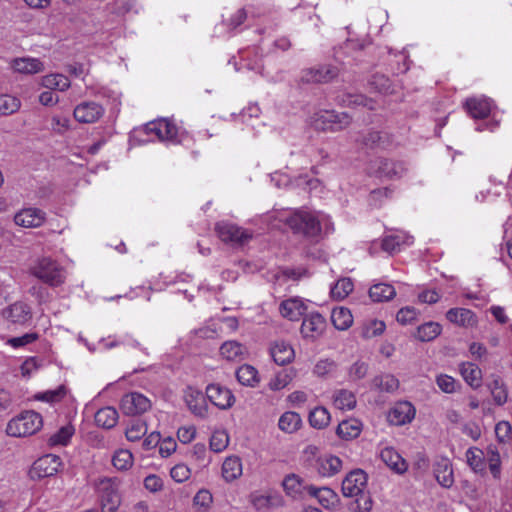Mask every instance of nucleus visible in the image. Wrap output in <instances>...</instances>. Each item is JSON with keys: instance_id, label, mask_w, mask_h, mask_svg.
<instances>
[{"instance_id": "51", "label": "nucleus", "mask_w": 512, "mask_h": 512, "mask_svg": "<svg viewBox=\"0 0 512 512\" xmlns=\"http://www.w3.org/2000/svg\"><path fill=\"white\" fill-rule=\"evenodd\" d=\"M385 323L380 320L371 319L363 323L361 328V335L364 338H373L381 335L385 330Z\"/></svg>"}, {"instance_id": "62", "label": "nucleus", "mask_w": 512, "mask_h": 512, "mask_svg": "<svg viewBox=\"0 0 512 512\" xmlns=\"http://www.w3.org/2000/svg\"><path fill=\"white\" fill-rule=\"evenodd\" d=\"M418 315L417 310L414 307H404L397 313V321L403 325L411 324L416 320Z\"/></svg>"}, {"instance_id": "33", "label": "nucleus", "mask_w": 512, "mask_h": 512, "mask_svg": "<svg viewBox=\"0 0 512 512\" xmlns=\"http://www.w3.org/2000/svg\"><path fill=\"white\" fill-rule=\"evenodd\" d=\"M118 421V412L113 407H104L99 409L95 414V423L98 427L104 429L113 428Z\"/></svg>"}, {"instance_id": "35", "label": "nucleus", "mask_w": 512, "mask_h": 512, "mask_svg": "<svg viewBox=\"0 0 512 512\" xmlns=\"http://www.w3.org/2000/svg\"><path fill=\"white\" fill-rule=\"evenodd\" d=\"M485 460L488 468L495 480L501 478V457L498 449L494 445H489L486 449Z\"/></svg>"}, {"instance_id": "15", "label": "nucleus", "mask_w": 512, "mask_h": 512, "mask_svg": "<svg viewBox=\"0 0 512 512\" xmlns=\"http://www.w3.org/2000/svg\"><path fill=\"white\" fill-rule=\"evenodd\" d=\"M45 219L46 213L34 207L24 208L14 216L15 224L24 228L40 227Z\"/></svg>"}, {"instance_id": "22", "label": "nucleus", "mask_w": 512, "mask_h": 512, "mask_svg": "<svg viewBox=\"0 0 512 512\" xmlns=\"http://www.w3.org/2000/svg\"><path fill=\"white\" fill-rule=\"evenodd\" d=\"M465 107L472 118L483 119L491 112L492 100L484 96L469 98Z\"/></svg>"}, {"instance_id": "19", "label": "nucleus", "mask_w": 512, "mask_h": 512, "mask_svg": "<svg viewBox=\"0 0 512 512\" xmlns=\"http://www.w3.org/2000/svg\"><path fill=\"white\" fill-rule=\"evenodd\" d=\"M436 481L444 488H450L454 484V474L451 461L446 457L437 459L433 466Z\"/></svg>"}, {"instance_id": "18", "label": "nucleus", "mask_w": 512, "mask_h": 512, "mask_svg": "<svg viewBox=\"0 0 512 512\" xmlns=\"http://www.w3.org/2000/svg\"><path fill=\"white\" fill-rule=\"evenodd\" d=\"M3 317L14 324L25 325L32 318L31 308L24 302H15L3 310Z\"/></svg>"}, {"instance_id": "29", "label": "nucleus", "mask_w": 512, "mask_h": 512, "mask_svg": "<svg viewBox=\"0 0 512 512\" xmlns=\"http://www.w3.org/2000/svg\"><path fill=\"white\" fill-rule=\"evenodd\" d=\"M363 425L357 419H348L340 422L336 434L343 440L349 441L357 438L362 432Z\"/></svg>"}, {"instance_id": "44", "label": "nucleus", "mask_w": 512, "mask_h": 512, "mask_svg": "<svg viewBox=\"0 0 512 512\" xmlns=\"http://www.w3.org/2000/svg\"><path fill=\"white\" fill-rule=\"evenodd\" d=\"M333 403L340 410H351L356 406V397L351 391L341 389L335 394Z\"/></svg>"}, {"instance_id": "3", "label": "nucleus", "mask_w": 512, "mask_h": 512, "mask_svg": "<svg viewBox=\"0 0 512 512\" xmlns=\"http://www.w3.org/2000/svg\"><path fill=\"white\" fill-rule=\"evenodd\" d=\"M30 273L52 287L60 286L66 278L63 267L50 257L38 259L30 268Z\"/></svg>"}, {"instance_id": "9", "label": "nucleus", "mask_w": 512, "mask_h": 512, "mask_svg": "<svg viewBox=\"0 0 512 512\" xmlns=\"http://www.w3.org/2000/svg\"><path fill=\"white\" fill-rule=\"evenodd\" d=\"M326 327V319L320 313L313 312L304 317L300 333L304 339L315 341L324 334Z\"/></svg>"}, {"instance_id": "14", "label": "nucleus", "mask_w": 512, "mask_h": 512, "mask_svg": "<svg viewBox=\"0 0 512 512\" xmlns=\"http://www.w3.org/2000/svg\"><path fill=\"white\" fill-rule=\"evenodd\" d=\"M306 311L307 301L297 296L283 300L279 306L280 314L290 321H298Z\"/></svg>"}, {"instance_id": "48", "label": "nucleus", "mask_w": 512, "mask_h": 512, "mask_svg": "<svg viewBox=\"0 0 512 512\" xmlns=\"http://www.w3.org/2000/svg\"><path fill=\"white\" fill-rule=\"evenodd\" d=\"M355 500L350 504L351 512H371L373 508V499L368 491L355 495Z\"/></svg>"}, {"instance_id": "53", "label": "nucleus", "mask_w": 512, "mask_h": 512, "mask_svg": "<svg viewBox=\"0 0 512 512\" xmlns=\"http://www.w3.org/2000/svg\"><path fill=\"white\" fill-rule=\"evenodd\" d=\"M74 432L75 429L72 425L63 426L49 438V444L52 446L66 445Z\"/></svg>"}, {"instance_id": "45", "label": "nucleus", "mask_w": 512, "mask_h": 512, "mask_svg": "<svg viewBox=\"0 0 512 512\" xmlns=\"http://www.w3.org/2000/svg\"><path fill=\"white\" fill-rule=\"evenodd\" d=\"M134 458L132 453L127 449H118L112 457L113 466L119 471H126L132 467Z\"/></svg>"}, {"instance_id": "6", "label": "nucleus", "mask_w": 512, "mask_h": 512, "mask_svg": "<svg viewBox=\"0 0 512 512\" xmlns=\"http://www.w3.org/2000/svg\"><path fill=\"white\" fill-rule=\"evenodd\" d=\"M96 485L100 493L101 512H116L121 504L116 480L101 478Z\"/></svg>"}, {"instance_id": "20", "label": "nucleus", "mask_w": 512, "mask_h": 512, "mask_svg": "<svg viewBox=\"0 0 512 512\" xmlns=\"http://www.w3.org/2000/svg\"><path fill=\"white\" fill-rule=\"evenodd\" d=\"M60 466L59 458L54 455H46L33 463L31 473L39 478H45L57 473Z\"/></svg>"}, {"instance_id": "56", "label": "nucleus", "mask_w": 512, "mask_h": 512, "mask_svg": "<svg viewBox=\"0 0 512 512\" xmlns=\"http://www.w3.org/2000/svg\"><path fill=\"white\" fill-rule=\"evenodd\" d=\"M67 394V389L65 386H59L55 390H48L43 393H38L35 395V399L46 401L49 403H57L60 402Z\"/></svg>"}, {"instance_id": "21", "label": "nucleus", "mask_w": 512, "mask_h": 512, "mask_svg": "<svg viewBox=\"0 0 512 512\" xmlns=\"http://www.w3.org/2000/svg\"><path fill=\"white\" fill-rule=\"evenodd\" d=\"M307 493L315 497L319 504L326 509H334L339 504V497L335 491L329 487H316L310 485L307 487Z\"/></svg>"}, {"instance_id": "43", "label": "nucleus", "mask_w": 512, "mask_h": 512, "mask_svg": "<svg viewBox=\"0 0 512 512\" xmlns=\"http://www.w3.org/2000/svg\"><path fill=\"white\" fill-rule=\"evenodd\" d=\"M442 331V327L437 322H426L417 328L416 338L422 342H429L437 338Z\"/></svg>"}, {"instance_id": "58", "label": "nucleus", "mask_w": 512, "mask_h": 512, "mask_svg": "<svg viewBox=\"0 0 512 512\" xmlns=\"http://www.w3.org/2000/svg\"><path fill=\"white\" fill-rule=\"evenodd\" d=\"M229 443V436L225 431H215L210 438V449L214 452H222Z\"/></svg>"}, {"instance_id": "46", "label": "nucleus", "mask_w": 512, "mask_h": 512, "mask_svg": "<svg viewBox=\"0 0 512 512\" xmlns=\"http://www.w3.org/2000/svg\"><path fill=\"white\" fill-rule=\"evenodd\" d=\"M337 364L328 358L320 359L314 366L313 373L322 378L328 379L337 373Z\"/></svg>"}, {"instance_id": "26", "label": "nucleus", "mask_w": 512, "mask_h": 512, "mask_svg": "<svg viewBox=\"0 0 512 512\" xmlns=\"http://www.w3.org/2000/svg\"><path fill=\"white\" fill-rule=\"evenodd\" d=\"M381 460L393 471L402 474L407 470V463L392 447H385L380 453Z\"/></svg>"}, {"instance_id": "60", "label": "nucleus", "mask_w": 512, "mask_h": 512, "mask_svg": "<svg viewBox=\"0 0 512 512\" xmlns=\"http://www.w3.org/2000/svg\"><path fill=\"white\" fill-rule=\"evenodd\" d=\"M511 425L507 421H500L495 426V434L499 442L506 443L511 438Z\"/></svg>"}, {"instance_id": "40", "label": "nucleus", "mask_w": 512, "mask_h": 512, "mask_svg": "<svg viewBox=\"0 0 512 512\" xmlns=\"http://www.w3.org/2000/svg\"><path fill=\"white\" fill-rule=\"evenodd\" d=\"M406 170L403 162L384 159L380 161L378 172L388 178L400 177Z\"/></svg>"}, {"instance_id": "41", "label": "nucleus", "mask_w": 512, "mask_h": 512, "mask_svg": "<svg viewBox=\"0 0 512 512\" xmlns=\"http://www.w3.org/2000/svg\"><path fill=\"white\" fill-rule=\"evenodd\" d=\"M308 421L313 428L320 430L329 425L331 416L325 407L319 406L310 411Z\"/></svg>"}, {"instance_id": "28", "label": "nucleus", "mask_w": 512, "mask_h": 512, "mask_svg": "<svg viewBox=\"0 0 512 512\" xmlns=\"http://www.w3.org/2000/svg\"><path fill=\"white\" fill-rule=\"evenodd\" d=\"M342 469V460L334 455H326L317 460V471L323 477L336 475Z\"/></svg>"}, {"instance_id": "47", "label": "nucleus", "mask_w": 512, "mask_h": 512, "mask_svg": "<svg viewBox=\"0 0 512 512\" xmlns=\"http://www.w3.org/2000/svg\"><path fill=\"white\" fill-rule=\"evenodd\" d=\"M239 384H252L260 381L258 371L249 364L240 366L235 372Z\"/></svg>"}, {"instance_id": "2", "label": "nucleus", "mask_w": 512, "mask_h": 512, "mask_svg": "<svg viewBox=\"0 0 512 512\" xmlns=\"http://www.w3.org/2000/svg\"><path fill=\"white\" fill-rule=\"evenodd\" d=\"M135 137L139 139L141 144L154 140L176 144L183 141L184 132L171 120L162 118L145 124L136 131Z\"/></svg>"}, {"instance_id": "30", "label": "nucleus", "mask_w": 512, "mask_h": 512, "mask_svg": "<svg viewBox=\"0 0 512 512\" xmlns=\"http://www.w3.org/2000/svg\"><path fill=\"white\" fill-rule=\"evenodd\" d=\"M331 322L337 330L344 331L353 324V315L346 307H335L331 311Z\"/></svg>"}, {"instance_id": "31", "label": "nucleus", "mask_w": 512, "mask_h": 512, "mask_svg": "<svg viewBox=\"0 0 512 512\" xmlns=\"http://www.w3.org/2000/svg\"><path fill=\"white\" fill-rule=\"evenodd\" d=\"M242 462L237 456L227 457L222 464V477L226 482H232L242 475Z\"/></svg>"}, {"instance_id": "39", "label": "nucleus", "mask_w": 512, "mask_h": 512, "mask_svg": "<svg viewBox=\"0 0 512 512\" xmlns=\"http://www.w3.org/2000/svg\"><path fill=\"white\" fill-rule=\"evenodd\" d=\"M41 85L50 90L65 91L70 87L71 83L65 75L56 73L43 76Z\"/></svg>"}, {"instance_id": "42", "label": "nucleus", "mask_w": 512, "mask_h": 512, "mask_svg": "<svg viewBox=\"0 0 512 512\" xmlns=\"http://www.w3.org/2000/svg\"><path fill=\"white\" fill-rule=\"evenodd\" d=\"M301 424L302 419L300 415L292 411L283 413L278 421L279 429L286 433H293L297 431Z\"/></svg>"}, {"instance_id": "12", "label": "nucleus", "mask_w": 512, "mask_h": 512, "mask_svg": "<svg viewBox=\"0 0 512 512\" xmlns=\"http://www.w3.org/2000/svg\"><path fill=\"white\" fill-rule=\"evenodd\" d=\"M101 104L94 101H85L78 104L74 109V117L80 123H95L104 114Z\"/></svg>"}, {"instance_id": "5", "label": "nucleus", "mask_w": 512, "mask_h": 512, "mask_svg": "<svg viewBox=\"0 0 512 512\" xmlns=\"http://www.w3.org/2000/svg\"><path fill=\"white\" fill-rule=\"evenodd\" d=\"M215 232L221 241L234 246H243L253 237L251 231L225 220L216 223Z\"/></svg>"}, {"instance_id": "11", "label": "nucleus", "mask_w": 512, "mask_h": 512, "mask_svg": "<svg viewBox=\"0 0 512 512\" xmlns=\"http://www.w3.org/2000/svg\"><path fill=\"white\" fill-rule=\"evenodd\" d=\"M120 408L125 415H138L151 408V401L144 395L132 392L123 396Z\"/></svg>"}, {"instance_id": "13", "label": "nucleus", "mask_w": 512, "mask_h": 512, "mask_svg": "<svg viewBox=\"0 0 512 512\" xmlns=\"http://www.w3.org/2000/svg\"><path fill=\"white\" fill-rule=\"evenodd\" d=\"M203 392L194 386H187L184 392V400L188 409L197 417L205 418L207 416V402Z\"/></svg>"}, {"instance_id": "24", "label": "nucleus", "mask_w": 512, "mask_h": 512, "mask_svg": "<svg viewBox=\"0 0 512 512\" xmlns=\"http://www.w3.org/2000/svg\"><path fill=\"white\" fill-rule=\"evenodd\" d=\"M241 54V68L236 67L237 71H240L242 68H246L247 70L253 71L258 74H263V63L262 57L259 55L258 48L254 47L251 49H246L240 52Z\"/></svg>"}, {"instance_id": "7", "label": "nucleus", "mask_w": 512, "mask_h": 512, "mask_svg": "<svg viewBox=\"0 0 512 512\" xmlns=\"http://www.w3.org/2000/svg\"><path fill=\"white\" fill-rule=\"evenodd\" d=\"M313 125L316 129L337 131L347 127L351 117L347 113L324 110L313 116Z\"/></svg>"}, {"instance_id": "36", "label": "nucleus", "mask_w": 512, "mask_h": 512, "mask_svg": "<svg viewBox=\"0 0 512 512\" xmlns=\"http://www.w3.org/2000/svg\"><path fill=\"white\" fill-rule=\"evenodd\" d=\"M245 353L246 348L234 340L226 341L220 347L221 356L229 361L241 359Z\"/></svg>"}, {"instance_id": "57", "label": "nucleus", "mask_w": 512, "mask_h": 512, "mask_svg": "<svg viewBox=\"0 0 512 512\" xmlns=\"http://www.w3.org/2000/svg\"><path fill=\"white\" fill-rule=\"evenodd\" d=\"M460 373L467 384H472L481 377L480 368L473 363H463L460 366Z\"/></svg>"}, {"instance_id": "37", "label": "nucleus", "mask_w": 512, "mask_h": 512, "mask_svg": "<svg viewBox=\"0 0 512 512\" xmlns=\"http://www.w3.org/2000/svg\"><path fill=\"white\" fill-rule=\"evenodd\" d=\"M395 295V288L392 285L386 283L374 284L369 289V296L374 302L388 301Z\"/></svg>"}, {"instance_id": "32", "label": "nucleus", "mask_w": 512, "mask_h": 512, "mask_svg": "<svg viewBox=\"0 0 512 512\" xmlns=\"http://www.w3.org/2000/svg\"><path fill=\"white\" fill-rule=\"evenodd\" d=\"M12 68L19 73L33 74L44 69L43 63L36 58L23 57L12 61Z\"/></svg>"}, {"instance_id": "54", "label": "nucleus", "mask_w": 512, "mask_h": 512, "mask_svg": "<svg viewBox=\"0 0 512 512\" xmlns=\"http://www.w3.org/2000/svg\"><path fill=\"white\" fill-rule=\"evenodd\" d=\"M341 101H342V104L345 106H353V107L363 106V107H367L369 109H374V107H375V103L371 99H368L364 95H361V94L344 95Z\"/></svg>"}, {"instance_id": "17", "label": "nucleus", "mask_w": 512, "mask_h": 512, "mask_svg": "<svg viewBox=\"0 0 512 512\" xmlns=\"http://www.w3.org/2000/svg\"><path fill=\"white\" fill-rule=\"evenodd\" d=\"M206 397L220 409H228L235 402V397L227 386H206Z\"/></svg>"}, {"instance_id": "50", "label": "nucleus", "mask_w": 512, "mask_h": 512, "mask_svg": "<svg viewBox=\"0 0 512 512\" xmlns=\"http://www.w3.org/2000/svg\"><path fill=\"white\" fill-rule=\"evenodd\" d=\"M362 142L368 148H377L385 147L389 140L386 133L379 131H369L364 135Z\"/></svg>"}, {"instance_id": "23", "label": "nucleus", "mask_w": 512, "mask_h": 512, "mask_svg": "<svg viewBox=\"0 0 512 512\" xmlns=\"http://www.w3.org/2000/svg\"><path fill=\"white\" fill-rule=\"evenodd\" d=\"M270 355L276 364L286 365L294 359L295 352L289 343L276 341L270 346Z\"/></svg>"}, {"instance_id": "10", "label": "nucleus", "mask_w": 512, "mask_h": 512, "mask_svg": "<svg viewBox=\"0 0 512 512\" xmlns=\"http://www.w3.org/2000/svg\"><path fill=\"white\" fill-rule=\"evenodd\" d=\"M367 474L361 469L349 472L342 481V493L345 497H354L365 492L367 486Z\"/></svg>"}, {"instance_id": "1", "label": "nucleus", "mask_w": 512, "mask_h": 512, "mask_svg": "<svg viewBox=\"0 0 512 512\" xmlns=\"http://www.w3.org/2000/svg\"><path fill=\"white\" fill-rule=\"evenodd\" d=\"M280 220L284 221L295 234L312 240H318L322 234H328L334 230L329 215L307 208L292 210L288 216L281 215Z\"/></svg>"}, {"instance_id": "55", "label": "nucleus", "mask_w": 512, "mask_h": 512, "mask_svg": "<svg viewBox=\"0 0 512 512\" xmlns=\"http://www.w3.org/2000/svg\"><path fill=\"white\" fill-rule=\"evenodd\" d=\"M147 433V425L142 421H134L126 429L125 436L128 441H138Z\"/></svg>"}, {"instance_id": "38", "label": "nucleus", "mask_w": 512, "mask_h": 512, "mask_svg": "<svg viewBox=\"0 0 512 512\" xmlns=\"http://www.w3.org/2000/svg\"><path fill=\"white\" fill-rule=\"evenodd\" d=\"M282 485L285 492L293 498L299 497L304 491L307 492V487L309 486L304 485L302 479L295 474L286 476Z\"/></svg>"}, {"instance_id": "63", "label": "nucleus", "mask_w": 512, "mask_h": 512, "mask_svg": "<svg viewBox=\"0 0 512 512\" xmlns=\"http://www.w3.org/2000/svg\"><path fill=\"white\" fill-rule=\"evenodd\" d=\"M176 447V441L171 437H167L161 440L159 445V453L162 457H168L176 450Z\"/></svg>"}, {"instance_id": "64", "label": "nucleus", "mask_w": 512, "mask_h": 512, "mask_svg": "<svg viewBox=\"0 0 512 512\" xmlns=\"http://www.w3.org/2000/svg\"><path fill=\"white\" fill-rule=\"evenodd\" d=\"M144 486L150 492H157L162 489L163 481L159 476L151 474L144 479Z\"/></svg>"}, {"instance_id": "16", "label": "nucleus", "mask_w": 512, "mask_h": 512, "mask_svg": "<svg viewBox=\"0 0 512 512\" xmlns=\"http://www.w3.org/2000/svg\"><path fill=\"white\" fill-rule=\"evenodd\" d=\"M416 410L414 406L407 401L396 403L388 413V421L396 426H402L410 423L415 417Z\"/></svg>"}, {"instance_id": "27", "label": "nucleus", "mask_w": 512, "mask_h": 512, "mask_svg": "<svg viewBox=\"0 0 512 512\" xmlns=\"http://www.w3.org/2000/svg\"><path fill=\"white\" fill-rule=\"evenodd\" d=\"M413 243V237L400 232L386 236L382 241V248L388 253L399 252L403 247L410 246Z\"/></svg>"}, {"instance_id": "52", "label": "nucleus", "mask_w": 512, "mask_h": 512, "mask_svg": "<svg viewBox=\"0 0 512 512\" xmlns=\"http://www.w3.org/2000/svg\"><path fill=\"white\" fill-rule=\"evenodd\" d=\"M21 102L18 98L0 94V115H11L20 109Z\"/></svg>"}, {"instance_id": "59", "label": "nucleus", "mask_w": 512, "mask_h": 512, "mask_svg": "<svg viewBox=\"0 0 512 512\" xmlns=\"http://www.w3.org/2000/svg\"><path fill=\"white\" fill-rule=\"evenodd\" d=\"M38 338H39L38 333L31 332V333H26L19 337L9 338L6 341V344L17 349V348L24 347L28 344L35 342L36 340H38Z\"/></svg>"}, {"instance_id": "8", "label": "nucleus", "mask_w": 512, "mask_h": 512, "mask_svg": "<svg viewBox=\"0 0 512 512\" xmlns=\"http://www.w3.org/2000/svg\"><path fill=\"white\" fill-rule=\"evenodd\" d=\"M339 74L337 66L331 64L306 68L301 71L300 80L303 83H328Z\"/></svg>"}, {"instance_id": "49", "label": "nucleus", "mask_w": 512, "mask_h": 512, "mask_svg": "<svg viewBox=\"0 0 512 512\" xmlns=\"http://www.w3.org/2000/svg\"><path fill=\"white\" fill-rule=\"evenodd\" d=\"M353 287L354 285L350 278H342L334 284L330 293L334 299L342 300L352 292Z\"/></svg>"}, {"instance_id": "25", "label": "nucleus", "mask_w": 512, "mask_h": 512, "mask_svg": "<svg viewBox=\"0 0 512 512\" xmlns=\"http://www.w3.org/2000/svg\"><path fill=\"white\" fill-rule=\"evenodd\" d=\"M447 319L458 326L473 327L477 324L475 314L465 308H451L446 313Z\"/></svg>"}, {"instance_id": "4", "label": "nucleus", "mask_w": 512, "mask_h": 512, "mask_svg": "<svg viewBox=\"0 0 512 512\" xmlns=\"http://www.w3.org/2000/svg\"><path fill=\"white\" fill-rule=\"evenodd\" d=\"M42 425L43 420L39 413L24 411L8 422L6 432L13 437H27L37 433Z\"/></svg>"}, {"instance_id": "34", "label": "nucleus", "mask_w": 512, "mask_h": 512, "mask_svg": "<svg viewBox=\"0 0 512 512\" xmlns=\"http://www.w3.org/2000/svg\"><path fill=\"white\" fill-rule=\"evenodd\" d=\"M466 459L469 467L475 472L484 474L486 471L485 453L477 448L471 447L466 451Z\"/></svg>"}, {"instance_id": "61", "label": "nucleus", "mask_w": 512, "mask_h": 512, "mask_svg": "<svg viewBox=\"0 0 512 512\" xmlns=\"http://www.w3.org/2000/svg\"><path fill=\"white\" fill-rule=\"evenodd\" d=\"M191 474V471L189 467L185 464H177L175 465L171 471L170 475L173 480H175L178 483H182L189 479Z\"/></svg>"}]
</instances>
